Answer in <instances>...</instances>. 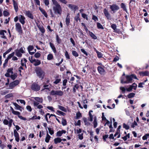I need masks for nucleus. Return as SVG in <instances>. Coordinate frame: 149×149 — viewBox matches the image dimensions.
Here are the masks:
<instances>
[{
  "mask_svg": "<svg viewBox=\"0 0 149 149\" xmlns=\"http://www.w3.org/2000/svg\"><path fill=\"white\" fill-rule=\"evenodd\" d=\"M14 134L15 138V140L17 142H18L19 140V134L15 129L14 130Z\"/></svg>",
  "mask_w": 149,
  "mask_h": 149,
  "instance_id": "obj_12",
  "label": "nucleus"
},
{
  "mask_svg": "<svg viewBox=\"0 0 149 149\" xmlns=\"http://www.w3.org/2000/svg\"><path fill=\"white\" fill-rule=\"evenodd\" d=\"M52 1L54 6L53 7V10L55 14H58L61 15L62 13V8L60 5L59 4L56 0H52Z\"/></svg>",
  "mask_w": 149,
  "mask_h": 149,
  "instance_id": "obj_2",
  "label": "nucleus"
},
{
  "mask_svg": "<svg viewBox=\"0 0 149 149\" xmlns=\"http://www.w3.org/2000/svg\"><path fill=\"white\" fill-rule=\"evenodd\" d=\"M72 54L74 56L78 57L79 54L77 52L75 51H73L72 52Z\"/></svg>",
  "mask_w": 149,
  "mask_h": 149,
  "instance_id": "obj_44",
  "label": "nucleus"
},
{
  "mask_svg": "<svg viewBox=\"0 0 149 149\" xmlns=\"http://www.w3.org/2000/svg\"><path fill=\"white\" fill-rule=\"evenodd\" d=\"M33 102L34 106L36 107L39 109H41L43 108V107L41 105H39L38 102L34 101Z\"/></svg>",
  "mask_w": 149,
  "mask_h": 149,
  "instance_id": "obj_18",
  "label": "nucleus"
},
{
  "mask_svg": "<svg viewBox=\"0 0 149 149\" xmlns=\"http://www.w3.org/2000/svg\"><path fill=\"white\" fill-rule=\"evenodd\" d=\"M79 88V86L77 84L75 85L73 88V91L74 93H75L76 91V89H78Z\"/></svg>",
  "mask_w": 149,
  "mask_h": 149,
  "instance_id": "obj_47",
  "label": "nucleus"
},
{
  "mask_svg": "<svg viewBox=\"0 0 149 149\" xmlns=\"http://www.w3.org/2000/svg\"><path fill=\"white\" fill-rule=\"evenodd\" d=\"M26 62L27 60L25 58H24L22 59L21 61V64L22 66H24L25 68H26Z\"/></svg>",
  "mask_w": 149,
  "mask_h": 149,
  "instance_id": "obj_27",
  "label": "nucleus"
},
{
  "mask_svg": "<svg viewBox=\"0 0 149 149\" xmlns=\"http://www.w3.org/2000/svg\"><path fill=\"white\" fill-rule=\"evenodd\" d=\"M56 40L58 44H60L61 42V40L59 37L58 35H56Z\"/></svg>",
  "mask_w": 149,
  "mask_h": 149,
  "instance_id": "obj_48",
  "label": "nucleus"
},
{
  "mask_svg": "<svg viewBox=\"0 0 149 149\" xmlns=\"http://www.w3.org/2000/svg\"><path fill=\"white\" fill-rule=\"evenodd\" d=\"M11 110L12 111V113L15 115H17L18 116L19 115H20V113L18 111H15L13 109L12 107H10Z\"/></svg>",
  "mask_w": 149,
  "mask_h": 149,
  "instance_id": "obj_25",
  "label": "nucleus"
},
{
  "mask_svg": "<svg viewBox=\"0 0 149 149\" xmlns=\"http://www.w3.org/2000/svg\"><path fill=\"white\" fill-rule=\"evenodd\" d=\"M15 27L16 30L19 33L22 32V29L20 24L18 23H17L15 24Z\"/></svg>",
  "mask_w": 149,
  "mask_h": 149,
  "instance_id": "obj_10",
  "label": "nucleus"
},
{
  "mask_svg": "<svg viewBox=\"0 0 149 149\" xmlns=\"http://www.w3.org/2000/svg\"><path fill=\"white\" fill-rule=\"evenodd\" d=\"M94 49L95 51L96 52V53H97V57L99 58H100L102 57V53L100 52H98L95 48H94Z\"/></svg>",
  "mask_w": 149,
  "mask_h": 149,
  "instance_id": "obj_30",
  "label": "nucleus"
},
{
  "mask_svg": "<svg viewBox=\"0 0 149 149\" xmlns=\"http://www.w3.org/2000/svg\"><path fill=\"white\" fill-rule=\"evenodd\" d=\"M47 108L49 110L51 111H52L54 112V108L52 107L48 106Z\"/></svg>",
  "mask_w": 149,
  "mask_h": 149,
  "instance_id": "obj_61",
  "label": "nucleus"
},
{
  "mask_svg": "<svg viewBox=\"0 0 149 149\" xmlns=\"http://www.w3.org/2000/svg\"><path fill=\"white\" fill-rule=\"evenodd\" d=\"M121 8H123V9L124 10H126V8L125 6L124 3H122L121 4Z\"/></svg>",
  "mask_w": 149,
  "mask_h": 149,
  "instance_id": "obj_59",
  "label": "nucleus"
},
{
  "mask_svg": "<svg viewBox=\"0 0 149 149\" xmlns=\"http://www.w3.org/2000/svg\"><path fill=\"white\" fill-rule=\"evenodd\" d=\"M13 104L17 110H19L21 111H22V108L21 106L15 102L13 103Z\"/></svg>",
  "mask_w": 149,
  "mask_h": 149,
  "instance_id": "obj_21",
  "label": "nucleus"
},
{
  "mask_svg": "<svg viewBox=\"0 0 149 149\" xmlns=\"http://www.w3.org/2000/svg\"><path fill=\"white\" fill-rule=\"evenodd\" d=\"M132 87V88H133L134 90H135L137 87V85L135 83H134L132 85H131Z\"/></svg>",
  "mask_w": 149,
  "mask_h": 149,
  "instance_id": "obj_64",
  "label": "nucleus"
},
{
  "mask_svg": "<svg viewBox=\"0 0 149 149\" xmlns=\"http://www.w3.org/2000/svg\"><path fill=\"white\" fill-rule=\"evenodd\" d=\"M134 75H131L130 76L127 75L126 77V80H124L123 79H122L121 80V83L127 84L131 82V81L133 79V76Z\"/></svg>",
  "mask_w": 149,
  "mask_h": 149,
  "instance_id": "obj_6",
  "label": "nucleus"
},
{
  "mask_svg": "<svg viewBox=\"0 0 149 149\" xmlns=\"http://www.w3.org/2000/svg\"><path fill=\"white\" fill-rule=\"evenodd\" d=\"M13 5L14 9L16 12H17L19 8L17 3L15 1V0H13Z\"/></svg>",
  "mask_w": 149,
  "mask_h": 149,
  "instance_id": "obj_15",
  "label": "nucleus"
},
{
  "mask_svg": "<svg viewBox=\"0 0 149 149\" xmlns=\"http://www.w3.org/2000/svg\"><path fill=\"white\" fill-rule=\"evenodd\" d=\"M135 95L134 93H130L128 95L127 97L128 98H131L134 97Z\"/></svg>",
  "mask_w": 149,
  "mask_h": 149,
  "instance_id": "obj_43",
  "label": "nucleus"
},
{
  "mask_svg": "<svg viewBox=\"0 0 149 149\" xmlns=\"http://www.w3.org/2000/svg\"><path fill=\"white\" fill-rule=\"evenodd\" d=\"M51 138V136L49 135L48 133H47L45 139V141L46 143H48Z\"/></svg>",
  "mask_w": 149,
  "mask_h": 149,
  "instance_id": "obj_37",
  "label": "nucleus"
},
{
  "mask_svg": "<svg viewBox=\"0 0 149 149\" xmlns=\"http://www.w3.org/2000/svg\"><path fill=\"white\" fill-rule=\"evenodd\" d=\"M3 14L4 16H7L9 15V13L6 10H4L3 12Z\"/></svg>",
  "mask_w": 149,
  "mask_h": 149,
  "instance_id": "obj_53",
  "label": "nucleus"
},
{
  "mask_svg": "<svg viewBox=\"0 0 149 149\" xmlns=\"http://www.w3.org/2000/svg\"><path fill=\"white\" fill-rule=\"evenodd\" d=\"M49 45H50V46L51 47V48L52 50H53V52L54 53H56V48L54 46L53 44L51 42H50Z\"/></svg>",
  "mask_w": 149,
  "mask_h": 149,
  "instance_id": "obj_31",
  "label": "nucleus"
},
{
  "mask_svg": "<svg viewBox=\"0 0 149 149\" xmlns=\"http://www.w3.org/2000/svg\"><path fill=\"white\" fill-rule=\"evenodd\" d=\"M38 27L40 31L42 33H44V32H45V30L42 26L39 25L38 26Z\"/></svg>",
  "mask_w": 149,
  "mask_h": 149,
  "instance_id": "obj_38",
  "label": "nucleus"
},
{
  "mask_svg": "<svg viewBox=\"0 0 149 149\" xmlns=\"http://www.w3.org/2000/svg\"><path fill=\"white\" fill-rule=\"evenodd\" d=\"M40 116H33L31 118V119L32 120L34 119H38L40 120Z\"/></svg>",
  "mask_w": 149,
  "mask_h": 149,
  "instance_id": "obj_50",
  "label": "nucleus"
},
{
  "mask_svg": "<svg viewBox=\"0 0 149 149\" xmlns=\"http://www.w3.org/2000/svg\"><path fill=\"white\" fill-rule=\"evenodd\" d=\"M97 123L96 120V118H94V127L95 128L97 126Z\"/></svg>",
  "mask_w": 149,
  "mask_h": 149,
  "instance_id": "obj_46",
  "label": "nucleus"
},
{
  "mask_svg": "<svg viewBox=\"0 0 149 149\" xmlns=\"http://www.w3.org/2000/svg\"><path fill=\"white\" fill-rule=\"evenodd\" d=\"M65 56L67 59H70V57L68 52L67 51H66L65 53Z\"/></svg>",
  "mask_w": 149,
  "mask_h": 149,
  "instance_id": "obj_51",
  "label": "nucleus"
},
{
  "mask_svg": "<svg viewBox=\"0 0 149 149\" xmlns=\"http://www.w3.org/2000/svg\"><path fill=\"white\" fill-rule=\"evenodd\" d=\"M56 113L58 115H61L64 116L65 115V113L60 111L57 110L56 111Z\"/></svg>",
  "mask_w": 149,
  "mask_h": 149,
  "instance_id": "obj_39",
  "label": "nucleus"
},
{
  "mask_svg": "<svg viewBox=\"0 0 149 149\" xmlns=\"http://www.w3.org/2000/svg\"><path fill=\"white\" fill-rule=\"evenodd\" d=\"M80 15L79 13H78L76 16L74 17V19L77 22L78 20L80 21V19L79 18Z\"/></svg>",
  "mask_w": 149,
  "mask_h": 149,
  "instance_id": "obj_41",
  "label": "nucleus"
},
{
  "mask_svg": "<svg viewBox=\"0 0 149 149\" xmlns=\"http://www.w3.org/2000/svg\"><path fill=\"white\" fill-rule=\"evenodd\" d=\"M16 55L18 57H21L22 54L25 53V48L21 47L19 49H17L15 51Z\"/></svg>",
  "mask_w": 149,
  "mask_h": 149,
  "instance_id": "obj_7",
  "label": "nucleus"
},
{
  "mask_svg": "<svg viewBox=\"0 0 149 149\" xmlns=\"http://www.w3.org/2000/svg\"><path fill=\"white\" fill-rule=\"evenodd\" d=\"M66 131L65 130H62L61 131H59L57 132L56 133V136L58 137L61 136L62 134H65Z\"/></svg>",
  "mask_w": 149,
  "mask_h": 149,
  "instance_id": "obj_23",
  "label": "nucleus"
},
{
  "mask_svg": "<svg viewBox=\"0 0 149 149\" xmlns=\"http://www.w3.org/2000/svg\"><path fill=\"white\" fill-rule=\"evenodd\" d=\"M63 94V91L58 90H52L50 92V95H53L62 96Z\"/></svg>",
  "mask_w": 149,
  "mask_h": 149,
  "instance_id": "obj_8",
  "label": "nucleus"
},
{
  "mask_svg": "<svg viewBox=\"0 0 149 149\" xmlns=\"http://www.w3.org/2000/svg\"><path fill=\"white\" fill-rule=\"evenodd\" d=\"M93 111L92 110L89 111V117H88V120L87 118H83V120L85 124L86 125H88L90 124V123L89 122H92L93 120V115L91 113H93Z\"/></svg>",
  "mask_w": 149,
  "mask_h": 149,
  "instance_id": "obj_4",
  "label": "nucleus"
},
{
  "mask_svg": "<svg viewBox=\"0 0 149 149\" xmlns=\"http://www.w3.org/2000/svg\"><path fill=\"white\" fill-rule=\"evenodd\" d=\"M53 58V56L51 54H49L47 56V59L48 60H51Z\"/></svg>",
  "mask_w": 149,
  "mask_h": 149,
  "instance_id": "obj_36",
  "label": "nucleus"
},
{
  "mask_svg": "<svg viewBox=\"0 0 149 149\" xmlns=\"http://www.w3.org/2000/svg\"><path fill=\"white\" fill-rule=\"evenodd\" d=\"M25 18L24 16L22 15H19V22L22 24H24L25 22Z\"/></svg>",
  "mask_w": 149,
  "mask_h": 149,
  "instance_id": "obj_9",
  "label": "nucleus"
},
{
  "mask_svg": "<svg viewBox=\"0 0 149 149\" xmlns=\"http://www.w3.org/2000/svg\"><path fill=\"white\" fill-rule=\"evenodd\" d=\"M130 137V134L129 133L125 136L122 137V139H123L125 141L127 139L129 138Z\"/></svg>",
  "mask_w": 149,
  "mask_h": 149,
  "instance_id": "obj_42",
  "label": "nucleus"
},
{
  "mask_svg": "<svg viewBox=\"0 0 149 149\" xmlns=\"http://www.w3.org/2000/svg\"><path fill=\"white\" fill-rule=\"evenodd\" d=\"M17 102H18L19 101L21 103L23 104L24 105H25L26 104V102L25 101L23 100H16Z\"/></svg>",
  "mask_w": 149,
  "mask_h": 149,
  "instance_id": "obj_49",
  "label": "nucleus"
},
{
  "mask_svg": "<svg viewBox=\"0 0 149 149\" xmlns=\"http://www.w3.org/2000/svg\"><path fill=\"white\" fill-rule=\"evenodd\" d=\"M68 7L71 10L74 11L76 10L78 8V7L77 6L72 4H68Z\"/></svg>",
  "mask_w": 149,
  "mask_h": 149,
  "instance_id": "obj_16",
  "label": "nucleus"
},
{
  "mask_svg": "<svg viewBox=\"0 0 149 149\" xmlns=\"http://www.w3.org/2000/svg\"><path fill=\"white\" fill-rule=\"evenodd\" d=\"M40 55V54L39 52H37L34 54V56L36 58H39Z\"/></svg>",
  "mask_w": 149,
  "mask_h": 149,
  "instance_id": "obj_52",
  "label": "nucleus"
},
{
  "mask_svg": "<svg viewBox=\"0 0 149 149\" xmlns=\"http://www.w3.org/2000/svg\"><path fill=\"white\" fill-rule=\"evenodd\" d=\"M14 54L15 53L14 52H13L11 53V54H9L7 58V59L8 60L10 59L11 57L13 56L14 55Z\"/></svg>",
  "mask_w": 149,
  "mask_h": 149,
  "instance_id": "obj_45",
  "label": "nucleus"
},
{
  "mask_svg": "<svg viewBox=\"0 0 149 149\" xmlns=\"http://www.w3.org/2000/svg\"><path fill=\"white\" fill-rule=\"evenodd\" d=\"M81 117V114L79 112H78L77 113L76 116V119H79Z\"/></svg>",
  "mask_w": 149,
  "mask_h": 149,
  "instance_id": "obj_35",
  "label": "nucleus"
},
{
  "mask_svg": "<svg viewBox=\"0 0 149 149\" xmlns=\"http://www.w3.org/2000/svg\"><path fill=\"white\" fill-rule=\"evenodd\" d=\"M32 63H33L34 65H38L41 64V61L35 59Z\"/></svg>",
  "mask_w": 149,
  "mask_h": 149,
  "instance_id": "obj_26",
  "label": "nucleus"
},
{
  "mask_svg": "<svg viewBox=\"0 0 149 149\" xmlns=\"http://www.w3.org/2000/svg\"><path fill=\"white\" fill-rule=\"evenodd\" d=\"M104 13L106 16V17L108 18L109 19L110 17V15L108 12L107 10L106 9H104Z\"/></svg>",
  "mask_w": 149,
  "mask_h": 149,
  "instance_id": "obj_28",
  "label": "nucleus"
},
{
  "mask_svg": "<svg viewBox=\"0 0 149 149\" xmlns=\"http://www.w3.org/2000/svg\"><path fill=\"white\" fill-rule=\"evenodd\" d=\"M97 70L101 74H103L104 73V70L101 66H98L97 67Z\"/></svg>",
  "mask_w": 149,
  "mask_h": 149,
  "instance_id": "obj_20",
  "label": "nucleus"
},
{
  "mask_svg": "<svg viewBox=\"0 0 149 149\" xmlns=\"http://www.w3.org/2000/svg\"><path fill=\"white\" fill-rule=\"evenodd\" d=\"M81 125L80 120H79L77 122H75L74 125L75 126H80Z\"/></svg>",
  "mask_w": 149,
  "mask_h": 149,
  "instance_id": "obj_62",
  "label": "nucleus"
},
{
  "mask_svg": "<svg viewBox=\"0 0 149 149\" xmlns=\"http://www.w3.org/2000/svg\"><path fill=\"white\" fill-rule=\"evenodd\" d=\"M111 27L114 30V32L117 33H121V32L120 29L116 28V24H112L111 25Z\"/></svg>",
  "mask_w": 149,
  "mask_h": 149,
  "instance_id": "obj_11",
  "label": "nucleus"
},
{
  "mask_svg": "<svg viewBox=\"0 0 149 149\" xmlns=\"http://www.w3.org/2000/svg\"><path fill=\"white\" fill-rule=\"evenodd\" d=\"M25 15L31 19H33V16L30 11H26L24 13Z\"/></svg>",
  "mask_w": 149,
  "mask_h": 149,
  "instance_id": "obj_14",
  "label": "nucleus"
},
{
  "mask_svg": "<svg viewBox=\"0 0 149 149\" xmlns=\"http://www.w3.org/2000/svg\"><path fill=\"white\" fill-rule=\"evenodd\" d=\"M33 98L36 100L35 101H37L38 103H42L43 101V99L42 97H33Z\"/></svg>",
  "mask_w": 149,
  "mask_h": 149,
  "instance_id": "obj_24",
  "label": "nucleus"
},
{
  "mask_svg": "<svg viewBox=\"0 0 149 149\" xmlns=\"http://www.w3.org/2000/svg\"><path fill=\"white\" fill-rule=\"evenodd\" d=\"M82 102L83 103V107L86 109H87V104H86L87 103V101L86 100H84Z\"/></svg>",
  "mask_w": 149,
  "mask_h": 149,
  "instance_id": "obj_34",
  "label": "nucleus"
},
{
  "mask_svg": "<svg viewBox=\"0 0 149 149\" xmlns=\"http://www.w3.org/2000/svg\"><path fill=\"white\" fill-rule=\"evenodd\" d=\"M62 141L61 138L59 137L57 138L54 139V141L55 144H57L58 143H60Z\"/></svg>",
  "mask_w": 149,
  "mask_h": 149,
  "instance_id": "obj_33",
  "label": "nucleus"
},
{
  "mask_svg": "<svg viewBox=\"0 0 149 149\" xmlns=\"http://www.w3.org/2000/svg\"><path fill=\"white\" fill-rule=\"evenodd\" d=\"M62 123L63 125L65 126L66 125L67 122L65 120L63 119L62 120Z\"/></svg>",
  "mask_w": 149,
  "mask_h": 149,
  "instance_id": "obj_58",
  "label": "nucleus"
},
{
  "mask_svg": "<svg viewBox=\"0 0 149 149\" xmlns=\"http://www.w3.org/2000/svg\"><path fill=\"white\" fill-rule=\"evenodd\" d=\"M31 88L35 91H37L40 89V88L38 85L36 84H33L32 85Z\"/></svg>",
  "mask_w": 149,
  "mask_h": 149,
  "instance_id": "obj_13",
  "label": "nucleus"
},
{
  "mask_svg": "<svg viewBox=\"0 0 149 149\" xmlns=\"http://www.w3.org/2000/svg\"><path fill=\"white\" fill-rule=\"evenodd\" d=\"M120 89L123 93H125L126 90V89L125 88L123 87H120Z\"/></svg>",
  "mask_w": 149,
  "mask_h": 149,
  "instance_id": "obj_55",
  "label": "nucleus"
},
{
  "mask_svg": "<svg viewBox=\"0 0 149 149\" xmlns=\"http://www.w3.org/2000/svg\"><path fill=\"white\" fill-rule=\"evenodd\" d=\"M110 8L112 11H114L118 10L119 8L118 6L116 5L113 4L112 5H110Z\"/></svg>",
  "mask_w": 149,
  "mask_h": 149,
  "instance_id": "obj_17",
  "label": "nucleus"
},
{
  "mask_svg": "<svg viewBox=\"0 0 149 149\" xmlns=\"http://www.w3.org/2000/svg\"><path fill=\"white\" fill-rule=\"evenodd\" d=\"M48 130H49V134L51 135H52L54 133V132L53 130H52V129H51V128H48Z\"/></svg>",
  "mask_w": 149,
  "mask_h": 149,
  "instance_id": "obj_54",
  "label": "nucleus"
},
{
  "mask_svg": "<svg viewBox=\"0 0 149 149\" xmlns=\"http://www.w3.org/2000/svg\"><path fill=\"white\" fill-rule=\"evenodd\" d=\"M97 25L98 29H104V27L99 22L97 23Z\"/></svg>",
  "mask_w": 149,
  "mask_h": 149,
  "instance_id": "obj_40",
  "label": "nucleus"
},
{
  "mask_svg": "<svg viewBox=\"0 0 149 149\" xmlns=\"http://www.w3.org/2000/svg\"><path fill=\"white\" fill-rule=\"evenodd\" d=\"M61 81V79H56L55 81L54 82V83L55 84H57L59 83Z\"/></svg>",
  "mask_w": 149,
  "mask_h": 149,
  "instance_id": "obj_60",
  "label": "nucleus"
},
{
  "mask_svg": "<svg viewBox=\"0 0 149 149\" xmlns=\"http://www.w3.org/2000/svg\"><path fill=\"white\" fill-rule=\"evenodd\" d=\"M58 109L64 112H66L67 111V109L64 107L59 105L58 106Z\"/></svg>",
  "mask_w": 149,
  "mask_h": 149,
  "instance_id": "obj_32",
  "label": "nucleus"
},
{
  "mask_svg": "<svg viewBox=\"0 0 149 149\" xmlns=\"http://www.w3.org/2000/svg\"><path fill=\"white\" fill-rule=\"evenodd\" d=\"M5 82L4 84L5 87L8 89H13L19 84L20 81L19 80H16L10 83L9 79L7 78V80H5Z\"/></svg>",
  "mask_w": 149,
  "mask_h": 149,
  "instance_id": "obj_1",
  "label": "nucleus"
},
{
  "mask_svg": "<svg viewBox=\"0 0 149 149\" xmlns=\"http://www.w3.org/2000/svg\"><path fill=\"white\" fill-rule=\"evenodd\" d=\"M65 23L67 26H69V25L70 23V14L68 13L67 14L65 19Z\"/></svg>",
  "mask_w": 149,
  "mask_h": 149,
  "instance_id": "obj_22",
  "label": "nucleus"
},
{
  "mask_svg": "<svg viewBox=\"0 0 149 149\" xmlns=\"http://www.w3.org/2000/svg\"><path fill=\"white\" fill-rule=\"evenodd\" d=\"M36 72L37 75L39 78L42 79L45 76V72L40 68L38 67L36 70Z\"/></svg>",
  "mask_w": 149,
  "mask_h": 149,
  "instance_id": "obj_5",
  "label": "nucleus"
},
{
  "mask_svg": "<svg viewBox=\"0 0 149 149\" xmlns=\"http://www.w3.org/2000/svg\"><path fill=\"white\" fill-rule=\"evenodd\" d=\"M6 31L5 30H0V35L1 38L3 39H6V38L5 36V33H6Z\"/></svg>",
  "mask_w": 149,
  "mask_h": 149,
  "instance_id": "obj_19",
  "label": "nucleus"
},
{
  "mask_svg": "<svg viewBox=\"0 0 149 149\" xmlns=\"http://www.w3.org/2000/svg\"><path fill=\"white\" fill-rule=\"evenodd\" d=\"M13 70L12 68L8 69L5 75L7 77H10L12 80H14L17 77V75L16 73H13Z\"/></svg>",
  "mask_w": 149,
  "mask_h": 149,
  "instance_id": "obj_3",
  "label": "nucleus"
},
{
  "mask_svg": "<svg viewBox=\"0 0 149 149\" xmlns=\"http://www.w3.org/2000/svg\"><path fill=\"white\" fill-rule=\"evenodd\" d=\"M139 74L141 76H148L149 74V72L147 71L141 72H139Z\"/></svg>",
  "mask_w": 149,
  "mask_h": 149,
  "instance_id": "obj_29",
  "label": "nucleus"
},
{
  "mask_svg": "<svg viewBox=\"0 0 149 149\" xmlns=\"http://www.w3.org/2000/svg\"><path fill=\"white\" fill-rule=\"evenodd\" d=\"M123 127L124 128H125L126 130H128L129 128V126L126 125L125 123L123 124Z\"/></svg>",
  "mask_w": 149,
  "mask_h": 149,
  "instance_id": "obj_63",
  "label": "nucleus"
},
{
  "mask_svg": "<svg viewBox=\"0 0 149 149\" xmlns=\"http://www.w3.org/2000/svg\"><path fill=\"white\" fill-rule=\"evenodd\" d=\"M44 2L46 6H48L49 4V0H44Z\"/></svg>",
  "mask_w": 149,
  "mask_h": 149,
  "instance_id": "obj_56",
  "label": "nucleus"
},
{
  "mask_svg": "<svg viewBox=\"0 0 149 149\" xmlns=\"http://www.w3.org/2000/svg\"><path fill=\"white\" fill-rule=\"evenodd\" d=\"M33 49V47L31 45L29 46L28 47V49L29 51H32Z\"/></svg>",
  "mask_w": 149,
  "mask_h": 149,
  "instance_id": "obj_57",
  "label": "nucleus"
}]
</instances>
